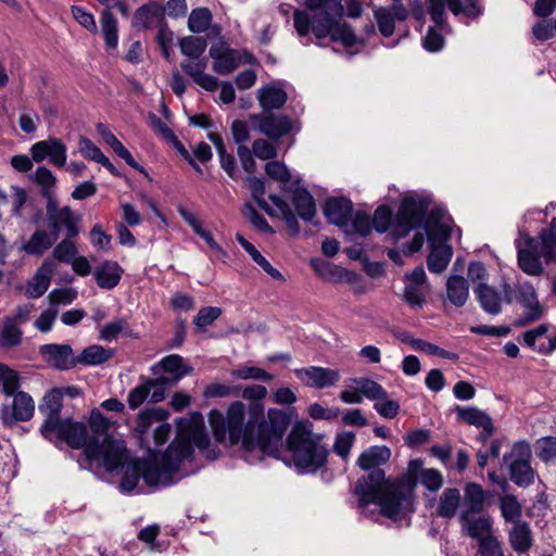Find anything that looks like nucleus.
Returning a JSON list of instances; mask_svg holds the SVG:
<instances>
[{"mask_svg":"<svg viewBox=\"0 0 556 556\" xmlns=\"http://www.w3.org/2000/svg\"><path fill=\"white\" fill-rule=\"evenodd\" d=\"M242 214L254 228L265 233H274L275 230L269 226L265 217L257 212V210L250 203L243 204Z\"/></svg>","mask_w":556,"mask_h":556,"instance_id":"obj_59","label":"nucleus"},{"mask_svg":"<svg viewBox=\"0 0 556 556\" xmlns=\"http://www.w3.org/2000/svg\"><path fill=\"white\" fill-rule=\"evenodd\" d=\"M212 12L207 8L193 9L188 18V28L193 34H200L208 29L212 23Z\"/></svg>","mask_w":556,"mask_h":556,"instance_id":"obj_49","label":"nucleus"},{"mask_svg":"<svg viewBox=\"0 0 556 556\" xmlns=\"http://www.w3.org/2000/svg\"><path fill=\"white\" fill-rule=\"evenodd\" d=\"M114 354L115 351L113 349H105L102 345L93 344L84 349L76 356V362L77 365L98 366L111 359Z\"/></svg>","mask_w":556,"mask_h":556,"instance_id":"obj_31","label":"nucleus"},{"mask_svg":"<svg viewBox=\"0 0 556 556\" xmlns=\"http://www.w3.org/2000/svg\"><path fill=\"white\" fill-rule=\"evenodd\" d=\"M292 203L296 214L304 222H312L316 215V203L306 188H296L293 191Z\"/></svg>","mask_w":556,"mask_h":556,"instance_id":"obj_29","label":"nucleus"},{"mask_svg":"<svg viewBox=\"0 0 556 556\" xmlns=\"http://www.w3.org/2000/svg\"><path fill=\"white\" fill-rule=\"evenodd\" d=\"M192 456V447L188 441H173L161 456L160 463L140 458L142 480L149 486H168L180 470L181 464Z\"/></svg>","mask_w":556,"mask_h":556,"instance_id":"obj_5","label":"nucleus"},{"mask_svg":"<svg viewBox=\"0 0 556 556\" xmlns=\"http://www.w3.org/2000/svg\"><path fill=\"white\" fill-rule=\"evenodd\" d=\"M83 448L89 462L101 460L110 472L123 468L127 459L125 441L118 439L100 440L98 437H88Z\"/></svg>","mask_w":556,"mask_h":556,"instance_id":"obj_7","label":"nucleus"},{"mask_svg":"<svg viewBox=\"0 0 556 556\" xmlns=\"http://www.w3.org/2000/svg\"><path fill=\"white\" fill-rule=\"evenodd\" d=\"M47 226L54 238H59L62 229H65L67 237H77L80 232L79 223L81 217L71 206H59L56 198L49 199L46 204Z\"/></svg>","mask_w":556,"mask_h":556,"instance_id":"obj_9","label":"nucleus"},{"mask_svg":"<svg viewBox=\"0 0 556 556\" xmlns=\"http://www.w3.org/2000/svg\"><path fill=\"white\" fill-rule=\"evenodd\" d=\"M535 454L545 464L556 459V437H542L535 442Z\"/></svg>","mask_w":556,"mask_h":556,"instance_id":"obj_57","label":"nucleus"},{"mask_svg":"<svg viewBox=\"0 0 556 556\" xmlns=\"http://www.w3.org/2000/svg\"><path fill=\"white\" fill-rule=\"evenodd\" d=\"M257 100L263 113H271L274 110H280L288 100V94L282 84L274 81L257 91Z\"/></svg>","mask_w":556,"mask_h":556,"instance_id":"obj_20","label":"nucleus"},{"mask_svg":"<svg viewBox=\"0 0 556 556\" xmlns=\"http://www.w3.org/2000/svg\"><path fill=\"white\" fill-rule=\"evenodd\" d=\"M356 391L369 400H386L388 392L375 380L359 378L355 380Z\"/></svg>","mask_w":556,"mask_h":556,"instance_id":"obj_52","label":"nucleus"},{"mask_svg":"<svg viewBox=\"0 0 556 556\" xmlns=\"http://www.w3.org/2000/svg\"><path fill=\"white\" fill-rule=\"evenodd\" d=\"M460 503V492L456 488L445 489L440 498L437 508V515L442 518L451 519L455 516Z\"/></svg>","mask_w":556,"mask_h":556,"instance_id":"obj_37","label":"nucleus"},{"mask_svg":"<svg viewBox=\"0 0 556 556\" xmlns=\"http://www.w3.org/2000/svg\"><path fill=\"white\" fill-rule=\"evenodd\" d=\"M184 378V372L172 376L165 374L155 379L148 378L153 391L151 393V403H159L165 399L166 388L176 386Z\"/></svg>","mask_w":556,"mask_h":556,"instance_id":"obj_39","label":"nucleus"},{"mask_svg":"<svg viewBox=\"0 0 556 556\" xmlns=\"http://www.w3.org/2000/svg\"><path fill=\"white\" fill-rule=\"evenodd\" d=\"M500 508L506 522H511L514 525L520 522L522 507L515 495L505 494L502 496L500 498Z\"/></svg>","mask_w":556,"mask_h":556,"instance_id":"obj_46","label":"nucleus"},{"mask_svg":"<svg viewBox=\"0 0 556 556\" xmlns=\"http://www.w3.org/2000/svg\"><path fill=\"white\" fill-rule=\"evenodd\" d=\"M39 352L55 369L68 370L77 366L76 356L70 344H43L39 348Z\"/></svg>","mask_w":556,"mask_h":556,"instance_id":"obj_17","label":"nucleus"},{"mask_svg":"<svg viewBox=\"0 0 556 556\" xmlns=\"http://www.w3.org/2000/svg\"><path fill=\"white\" fill-rule=\"evenodd\" d=\"M484 492L477 483H468L465 489V505L463 511L481 513L484 509Z\"/></svg>","mask_w":556,"mask_h":556,"instance_id":"obj_48","label":"nucleus"},{"mask_svg":"<svg viewBox=\"0 0 556 556\" xmlns=\"http://www.w3.org/2000/svg\"><path fill=\"white\" fill-rule=\"evenodd\" d=\"M455 412L457 414V417L462 420H464L466 424L470 426H475L477 428H482L484 432H488V434H493L495 431L493 420L490 417L489 414H486L484 410H481L477 407L470 406V407H462L456 406Z\"/></svg>","mask_w":556,"mask_h":556,"instance_id":"obj_26","label":"nucleus"},{"mask_svg":"<svg viewBox=\"0 0 556 556\" xmlns=\"http://www.w3.org/2000/svg\"><path fill=\"white\" fill-rule=\"evenodd\" d=\"M220 315L222 309L219 307L205 306L202 307L193 317V324L199 330H204L207 326H211Z\"/></svg>","mask_w":556,"mask_h":556,"instance_id":"obj_62","label":"nucleus"},{"mask_svg":"<svg viewBox=\"0 0 556 556\" xmlns=\"http://www.w3.org/2000/svg\"><path fill=\"white\" fill-rule=\"evenodd\" d=\"M140 384L135 387L128 394V407L132 410L141 406L148 399L151 402V393L153 391L147 377H140Z\"/></svg>","mask_w":556,"mask_h":556,"instance_id":"obj_51","label":"nucleus"},{"mask_svg":"<svg viewBox=\"0 0 556 556\" xmlns=\"http://www.w3.org/2000/svg\"><path fill=\"white\" fill-rule=\"evenodd\" d=\"M53 271L54 263L52 261H45L28 282L26 295L31 299L43 295L50 286Z\"/></svg>","mask_w":556,"mask_h":556,"instance_id":"obj_25","label":"nucleus"},{"mask_svg":"<svg viewBox=\"0 0 556 556\" xmlns=\"http://www.w3.org/2000/svg\"><path fill=\"white\" fill-rule=\"evenodd\" d=\"M9 399L11 401L0 405V421L5 428H12L34 417L35 401L29 393L23 391Z\"/></svg>","mask_w":556,"mask_h":556,"instance_id":"obj_11","label":"nucleus"},{"mask_svg":"<svg viewBox=\"0 0 556 556\" xmlns=\"http://www.w3.org/2000/svg\"><path fill=\"white\" fill-rule=\"evenodd\" d=\"M142 468H141V462L140 458L134 459L131 463H129L125 471L122 476L121 482H119V490L124 493H130L134 491L140 479H142Z\"/></svg>","mask_w":556,"mask_h":556,"instance_id":"obj_41","label":"nucleus"},{"mask_svg":"<svg viewBox=\"0 0 556 556\" xmlns=\"http://www.w3.org/2000/svg\"><path fill=\"white\" fill-rule=\"evenodd\" d=\"M164 9L157 2H150L139 7L132 17V26L149 29L156 20H163Z\"/></svg>","mask_w":556,"mask_h":556,"instance_id":"obj_28","label":"nucleus"},{"mask_svg":"<svg viewBox=\"0 0 556 556\" xmlns=\"http://www.w3.org/2000/svg\"><path fill=\"white\" fill-rule=\"evenodd\" d=\"M249 187L251 190L252 198L256 201L257 205L265 211L266 214L269 216H277L275 211L268 205V203L264 199L265 194V184L264 181L255 177L253 175H250L248 177Z\"/></svg>","mask_w":556,"mask_h":556,"instance_id":"obj_55","label":"nucleus"},{"mask_svg":"<svg viewBox=\"0 0 556 556\" xmlns=\"http://www.w3.org/2000/svg\"><path fill=\"white\" fill-rule=\"evenodd\" d=\"M31 157L40 163L49 157L50 163L56 167H63L66 163V146L58 138H49L34 143L30 148Z\"/></svg>","mask_w":556,"mask_h":556,"instance_id":"obj_13","label":"nucleus"},{"mask_svg":"<svg viewBox=\"0 0 556 556\" xmlns=\"http://www.w3.org/2000/svg\"><path fill=\"white\" fill-rule=\"evenodd\" d=\"M354 205L352 201L344 197H330L325 201L323 212L329 224L340 228L348 227Z\"/></svg>","mask_w":556,"mask_h":556,"instance_id":"obj_18","label":"nucleus"},{"mask_svg":"<svg viewBox=\"0 0 556 556\" xmlns=\"http://www.w3.org/2000/svg\"><path fill=\"white\" fill-rule=\"evenodd\" d=\"M39 432L47 441L55 445L66 443L74 450L83 448L89 437L85 422L76 421L71 417L61 418V416L43 419Z\"/></svg>","mask_w":556,"mask_h":556,"instance_id":"obj_6","label":"nucleus"},{"mask_svg":"<svg viewBox=\"0 0 556 556\" xmlns=\"http://www.w3.org/2000/svg\"><path fill=\"white\" fill-rule=\"evenodd\" d=\"M527 249H518L517 261L519 268L530 276H540L543 274L541 255L538 252V244L534 239L528 237Z\"/></svg>","mask_w":556,"mask_h":556,"instance_id":"obj_21","label":"nucleus"},{"mask_svg":"<svg viewBox=\"0 0 556 556\" xmlns=\"http://www.w3.org/2000/svg\"><path fill=\"white\" fill-rule=\"evenodd\" d=\"M473 293L481 308L490 315H498L502 312V292L485 282H479L473 287Z\"/></svg>","mask_w":556,"mask_h":556,"instance_id":"obj_22","label":"nucleus"},{"mask_svg":"<svg viewBox=\"0 0 556 556\" xmlns=\"http://www.w3.org/2000/svg\"><path fill=\"white\" fill-rule=\"evenodd\" d=\"M241 396L250 401L232 402L224 415L218 409L208 414V422L214 439L218 443L241 445L244 459L249 464L261 462L265 456L279 458L282 439L291 424V414L277 408H269L265 417V407L261 403L268 394L262 384L240 388Z\"/></svg>","mask_w":556,"mask_h":556,"instance_id":"obj_1","label":"nucleus"},{"mask_svg":"<svg viewBox=\"0 0 556 556\" xmlns=\"http://www.w3.org/2000/svg\"><path fill=\"white\" fill-rule=\"evenodd\" d=\"M430 203L429 197H405L401 201L396 216L403 222L413 224V227L419 228L424 224Z\"/></svg>","mask_w":556,"mask_h":556,"instance_id":"obj_16","label":"nucleus"},{"mask_svg":"<svg viewBox=\"0 0 556 556\" xmlns=\"http://www.w3.org/2000/svg\"><path fill=\"white\" fill-rule=\"evenodd\" d=\"M374 16L376 18L380 34L386 38L391 37L395 29V20L389 13L388 9L382 7L376 9L374 11Z\"/></svg>","mask_w":556,"mask_h":556,"instance_id":"obj_61","label":"nucleus"},{"mask_svg":"<svg viewBox=\"0 0 556 556\" xmlns=\"http://www.w3.org/2000/svg\"><path fill=\"white\" fill-rule=\"evenodd\" d=\"M269 200L279 211V216L286 223L290 235L298 236L300 233V225L290 205L277 194H269Z\"/></svg>","mask_w":556,"mask_h":556,"instance_id":"obj_40","label":"nucleus"},{"mask_svg":"<svg viewBox=\"0 0 556 556\" xmlns=\"http://www.w3.org/2000/svg\"><path fill=\"white\" fill-rule=\"evenodd\" d=\"M231 377L242 380L271 381L273 376L266 370L255 366H243L231 371Z\"/></svg>","mask_w":556,"mask_h":556,"instance_id":"obj_58","label":"nucleus"},{"mask_svg":"<svg viewBox=\"0 0 556 556\" xmlns=\"http://www.w3.org/2000/svg\"><path fill=\"white\" fill-rule=\"evenodd\" d=\"M531 446L526 440L515 442L510 452L503 456L510 481L519 488L526 489L534 483L535 471L531 466Z\"/></svg>","mask_w":556,"mask_h":556,"instance_id":"obj_8","label":"nucleus"},{"mask_svg":"<svg viewBox=\"0 0 556 556\" xmlns=\"http://www.w3.org/2000/svg\"><path fill=\"white\" fill-rule=\"evenodd\" d=\"M446 298L455 307H463L469 298V282L459 275H452L446 280Z\"/></svg>","mask_w":556,"mask_h":556,"instance_id":"obj_27","label":"nucleus"},{"mask_svg":"<svg viewBox=\"0 0 556 556\" xmlns=\"http://www.w3.org/2000/svg\"><path fill=\"white\" fill-rule=\"evenodd\" d=\"M75 237H67V233L65 235V238L55 245L53 250V256L62 263H71L76 254H77V248L75 243L73 242V239Z\"/></svg>","mask_w":556,"mask_h":556,"instance_id":"obj_60","label":"nucleus"},{"mask_svg":"<svg viewBox=\"0 0 556 556\" xmlns=\"http://www.w3.org/2000/svg\"><path fill=\"white\" fill-rule=\"evenodd\" d=\"M206 47L207 41L203 37L186 36L179 40L180 52L191 60L203 59Z\"/></svg>","mask_w":556,"mask_h":556,"instance_id":"obj_43","label":"nucleus"},{"mask_svg":"<svg viewBox=\"0 0 556 556\" xmlns=\"http://www.w3.org/2000/svg\"><path fill=\"white\" fill-rule=\"evenodd\" d=\"M207 61L203 59H187L181 62L182 72L190 76L192 80L206 91L213 92L218 87V79L212 75L205 74Z\"/></svg>","mask_w":556,"mask_h":556,"instance_id":"obj_19","label":"nucleus"},{"mask_svg":"<svg viewBox=\"0 0 556 556\" xmlns=\"http://www.w3.org/2000/svg\"><path fill=\"white\" fill-rule=\"evenodd\" d=\"M21 389V376L20 374L9 367L8 365L0 363V391L5 397L13 396L20 392Z\"/></svg>","mask_w":556,"mask_h":556,"instance_id":"obj_35","label":"nucleus"},{"mask_svg":"<svg viewBox=\"0 0 556 556\" xmlns=\"http://www.w3.org/2000/svg\"><path fill=\"white\" fill-rule=\"evenodd\" d=\"M390 458L391 450L388 446L372 445L358 456L356 465L362 470L372 473L376 470H382L380 466L387 464Z\"/></svg>","mask_w":556,"mask_h":556,"instance_id":"obj_23","label":"nucleus"},{"mask_svg":"<svg viewBox=\"0 0 556 556\" xmlns=\"http://www.w3.org/2000/svg\"><path fill=\"white\" fill-rule=\"evenodd\" d=\"M355 493L359 496L361 506L378 504L381 514L394 521L414 511L413 489L400 480L387 482L384 470H376L358 479Z\"/></svg>","mask_w":556,"mask_h":556,"instance_id":"obj_3","label":"nucleus"},{"mask_svg":"<svg viewBox=\"0 0 556 556\" xmlns=\"http://www.w3.org/2000/svg\"><path fill=\"white\" fill-rule=\"evenodd\" d=\"M453 255L452 247L431 248V252L427 257L428 269L431 273L440 274L448 265Z\"/></svg>","mask_w":556,"mask_h":556,"instance_id":"obj_44","label":"nucleus"},{"mask_svg":"<svg viewBox=\"0 0 556 556\" xmlns=\"http://www.w3.org/2000/svg\"><path fill=\"white\" fill-rule=\"evenodd\" d=\"M462 534L481 542L492 535V519L480 513L462 511L459 515Z\"/></svg>","mask_w":556,"mask_h":556,"instance_id":"obj_14","label":"nucleus"},{"mask_svg":"<svg viewBox=\"0 0 556 556\" xmlns=\"http://www.w3.org/2000/svg\"><path fill=\"white\" fill-rule=\"evenodd\" d=\"M516 299L527 311H543L538 294L531 282L526 281L516 287Z\"/></svg>","mask_w":556,"mask_h":556,"instance_id":"obj_45","label":"nucleus"},{"mask_svg":"<svg viewBox=\"0 0 556 556\" xmlns=\"http://www.w3.org/2000/svg\"><path fill=\"white\" fill-rule=\"evenodd\" d=\"M324 435L313 432L311 426L296 422L287 437V448L300 473H315L327 465L329 450Z\"/></svg>","mask_w":556,"mask_h":556,"instance_id":"obj_4","label":"nucleus"},{"mask_svg":"<svg viewBox=\"0 0 556 556\" xmlns=\"http://www.w3.org/2000/svg\"><path fill=\"white\" fill-rule=\"evenodd\" d=\"M249 121L263 135L271 140H278L292 130L289 116L275 113L250 114Z\"/></svg>","mask_w":556,"mask_h":556,"instance_id":"obj_12","label":"nucleus"},{"mask_svg":"<svg viewBox=\"0 0 556 556\" xmlns=\"http://www.w3.org/2000/svg\"><path fill=\"white\" fill-rule=\"evenodd\" d=\"M123 273L124 269L117 262L104 261L94 268L93 277L99 288L112 290L119 283Z\"/></svg>","mask_w":556,"mask_h":556,"instance_id":"obj_24","label":"nucleus"},{"mask_svg":"<svg viewBox=\"0 0 556 556\" xmlns=\"http://www.w3.org/2000/svg\"><path fill=\"white\" fill-rule=\"evenodd\" d=\"M89 427L92 431L90 437H98L100 440L111 439L108 434L111 427L110 420L97 408L90 413Z\"/></svg>","mask_w":556,"mask_h":556,"instance_id":"obj_56","label":"nucleus"},{"mask_svg":"<svg viewBox=\"0 0 556 556\" xmlns=\"http://www.w3.org/2000/svg\"><path fill=\"white\" fill-rule=\"evenodd\" d=\"M447 8L455 16L462 14L470 20L479 18L484 12L479 0H447Z\"/></svg>","mask_w":556,"mask_h":556,"instance_id":"obj_38","label":"nucleus"},{"mask_svg":"<svg viewBox=\"0 0 556 556\" xmlns=\"http://www.w3.org/2000/svg\"><path fill=\"white\" fill-rule=\"evenodd\" d=\"M294 374L305 386L315 389L330 388L340 380V372L328 367L309 366L295 369Z\"/></svg>","mask_w":556,"mask_h":556,"instance_id":"obj_15","label":"nucleus"},{"mask_svg":"<svg viewBox=\"0 0 556 556\" xmlns=\"http://www.w3.org/2000/svg\"><path fill=\"white\" fill-rule=\"evenodd\" d=\"M56 240L58 238H54L51 232L48 233L43 229H37L23 245V250L29 255H42Z\"/></svg>","mask_w":556,"mask_h":556,"instance_id":"obj_33","label":"nucleus"},{"mask_svg":"<svg viewBox=\"0 0 556 556\" xmlns=\"http://www.w3.org/2000/svg\"><path fill=\"white\" fill-rule=\"evenodd\" d=\"M236 240L251 258L273 279L285 280L282 274L261 254V252L248 241L240 232L236 233Z\"/></svg>","mask_w":556,"mask_h":556,"instance_id":"obj_30","label":"nucleus"},{"mask_svg":"<svg viewBox=\"0 0 556 556\" xmlns=\"http://www.w3.org/2000/svg\"><path fill=\"white\" fill-rule=\"evenodd\" d=\"M101 30L108 50H114L118 43V24L112 9H104L100 16Z\"/></svg>","mask_w":556,"mask_h":556,"instance_id":"obj_32","label":"nucleus"},{"mask_svg":"<svg viewBox=\"0 0 556 556\" xmlns=\"http://www.w3.org/2000/svg\"><path fill=\"white\" fill-rule=\"evenodd\" d=\"M428 240L430 248L450 247L447 241L451 239L452 229L450 226L442 223H434L432 227L427 228Z\"/></svg>","mask_w":556,"mask_h":556,"instance_id":"obj_53","label":"nucleus"},{"mask_svg":"<svg viewBox=\"0 0 556 556\" xmlns=\"http://www.w3.org/2000/svg\"><path fill=\"white\" fill-rule=\"evenodd\" d=\"M305 7L314 12L311 16L306 11L295 9L293 24L300 37L312 31L317 39L330 37L334 42H341L345 48H352L357 37L348 23H340L343 16L341 0H305Z\"/></svg>","mask_w":556,"mask_h":556,"instance_id":"obj_2","label":"nucleus"},{"mask_svg":"<svg viewBox=\"0 0 556 556\" xmlns=\"http://www.w3.org/2000/svg\"><path fill=\"white\" fill-rule=\"evenodd\" d=\"M241 63L239 52L231 48H226L223 55L213 62V71L219 75H228L233 72Z\"/></svg>","mask_w":556,"mask_h":556,"instance_id":"obj_47","label":"nucleus"},{"mask_svg":"<svg viewBox=\"0 0 556 556\" xmlns=\"http://www.w3.org/2000/svg\"><path fill=\"white\" fill-rule=\"evenodd\" d=\"M22 330L7 317L4 320V325L0 334V346L2 348H13L17 346L22 342Z\"/></svg>","mask_w":556,"mask_h":556,"instance_id":"obj_54","label":"nucleus"},{"mask_svg":"<svg viewBox=\"0 0 556 556\" xmlns=\"http://www.w3.org/2000/svg\"><path fill=\"white\" fill-rule=\"evenodd\" d=\"M34 180L41 187L40 193L47 201L56 198L53 191L56 178L53 173L46 166L37 167L34 174Z\"/></svg>","mask_w":556,"mask_h":556,"instance_id":"obj_50","label":"nucleus"},{"mask_svg":"<svg viewBox=\"0 0 556 556\" xmlns=\"http://www.w3.org/2000/svg\"><path fill=\"white\" fill-rule=\"evenodd\" d=\"M354 441L355 433L352 431H343L338 433L333 444L334 453L343 459L348 458Z\"/></svg>","mask_w":556,"mask_h":556,"instance_id":"obj_63","label":"nucleus"},{"mask_svg":"<svg viewBox=\"0 0 556 556\" xmlns=\"http://www.w3.org/2000/svg\"><path fill=\"white\" fill-rule=\"evenodd\" d=\"M160 368L164 374H170L172 376L184 372V377L192 371V367L184 364V358L180 355L172 354L163 357L159 364L152 367L153 372Z\"/></svg>","mask_w":556,"mask_h":556,"instance_id":"obj_42","label":"nucleus"},{"mask_svg":"<svg viewBox=\"0 0 556 556\" xmlns=\"http://www.w3.org/2000/svg\"><path fill=\"white\" fill-rule=\"evenodd\" d=\"M391 222V208L388 205L378 206L371 219V226L376 229V231L379 233L386 232L389 229Z\"/></svg>","mask_w":556,"mask_h":556,"instance_id":"obj_64","label":"nucleus"},{"mask_svg":"<svg viewBox=\"0 0 556 556\" xmlns=\"http://www.w3.org/2000/svg\"><path fill=\"white\" fill-rule=\"evenodd\" d=\"M63 395L64 393L60 389L49 390L42 397L38 405V409L45 419L61 416L63 408Z\"/></svg>","mask_w":556,"mask_h":556,"instance_id":"obj_34","label":"nucleus"},{"mask_svg":"<svg viewBox=\"0 0 556 556\" xmlns=\"http://www.w3.org/2000/svg\"><path fill=\"white\" fill-rule=\"evenodd\" d=\"M509 543L518 553H526L532 545V531L528 522L516 523L509 531Z\"/></svg>","mask_w":556,"mask_h":556,"instance_id":"obj_36","label":"nucleus"},{"mask_svg":"<svg viewBox=\"0 0 556 556\" xmlns=\"http://www.w3.org/2000/svg\"><path fill=\"white\" fill-rule=\"evenodd\" d=\"M178 429L186 432L187 437L177 438L175 441H188L191 447L197 446L206 458L216 459L219 451L211 442L208 434L203 427V419L200 413H193L190 419H179Z\"/></svg>","mask_w":556,"mask_h":556,"instance_id":"obj_10","label":"nucleus"}]
</instances>
